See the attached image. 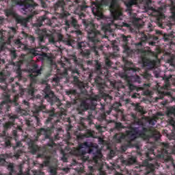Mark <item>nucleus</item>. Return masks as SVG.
<instances>
[{
    "label": "nucleus",
    "mask_w": 175,
    "mask_h": 175,
    "mask_svg": "<svg viewBox=\"0 0 175 175\" xmlns=\"http://www.w3.org/2000/svg\"><path fill=\"white\" fill-rule=\"evenodd\" d=\"M83 25L85 26V30L88 32V38L89 43L86 42H80L77 43V49L80 50V54L83 58H90L91 55V50L94 53L96 57L99 56V52L98 50H103V46L100 45L99 47L96 46L98 43H100V39H102V34L100 31L96 30L95 25L92 22L83 21ZM92 44L91 50L84 49L87 46Z\"/></svg>",
    "instance_id": "1"
},
{
    "label": "nucleus",
    "mask_w": 175,
    "mask_h": 175,
    "mask_svg": "<svg viewBox=\"0 0 175 175\" xmlns=\"http://www.w3.org/2000/svg\"><path fill=\"white\" fill-rule=\"evenodd\" d=\"M46 113L49 114V117L46 119L45 124L46 125L51 124V126L49 127H47L46 129L41 128L38 131V136H40V135H44L45 139H49V143H48L49 147H51L53 148V146H55V142L57 140H59V135L57 134L55 135L54 139L50 138V136L51 135V133H53V131H54V129L55 128V124H57V122H59V120H54V117H55V109L52 110H46Z\"/></svg>",
    "instance_id": "2"
},
{
    "label": "nucleus",
    "mask_w": 175,
    "mask_h": 175,
    "mask_svg": "<svg viewBox=\"0 0 175 175\" xmlns=\"http://www.w3.org/2000/svg\"><path fill=\"white\" fill-rule=\"evenodd\" d=\"M12 3L14 5L24 6L25 12H30V14H29L26 18L18 15V14L14 18L16 24H21L23 27H27L29 21L31 20L33 16L38 14V11L35 10V8H36L37 5L36 3L33 0H12Z\"/></svg>",
    "instance_id": "3"
},
{
    "label": "nucleus",
    "mask_w": 175,
    "mask_h": 175,
    "mask_svg": "<svg viewBox=\"0 0 175 175\" xmlns=\"http://www.w3.org/2000/svg\"><path fill=\"white\" fill-rule=\"evenodd\" d=\"M83 148H88V154H94L93 161H94L96 163H98L100 159H102V157H103V155L102 154V152L99 150H96V152L94 153V143L85 142L83 143L79 144V147L77 148H75L72 150V154L73 155H76L77 157H81L83 162L88 161L89 157H84L85 154H87V152L83 150Z\"/></svg>",
    "instance_id": "4"
},
{
    "label": "nucleus",
    "mask_w": 175,
    "mask_h": 175,
    "mask_svg": "<svg viewBox=\"0 0 175 175\" xmlns=\"http://www.w3.org/2000/svg\"><path fill=\"white\" fill-rule=\"evenodd\" d=\"M148 132V129L142 126V130L139 127H130L129 131H126V135L124 133H116L113 136V140L116 143H121L122 140H125V137L129 139V142H133L140 136H144Z\"/></svg>",
    "instance_id": "5"
},
{
    "label": "nucleus",
    "mask_w": 175,
    "mask_h": 175,
    "mask_svg": "<svg viewBox=\"0 0 175 175\" xmlns=\"http://www.w3.org/2000/svg\"><path fill=\"white\" fill-rule=\"evenodd\" d=\"M38 139L32 140L31 139L28 142V146L29 150L30 152L33 154V155H35V154H37V158H41L42 159H45L43 161V165L44 166H49L50 165V154H51V150H49L47 147H39L38 144H36V142Z\"/></svg>",
    "instance_id": "6"
},
{
    "label": "nucleus",
    "mask_w": 175,
    "mask_h": 175,
    "mask_svg": "<svg viewBox=\"0 0 175 175\" xmlns=\"http://www.w3.org/2000/svg\"><path fill=\"white\" fill-rule=\"evenodd\" d=\"M2 98L4 99L0 104V109H2L3 106L6 107L7 111H9V109H10V105L13 106V107H15V110L16 113H18L19 114H23V116H25L27 113V111L21 108V106L18 103H17V100H18V96H14V99H10V94L7 92H4L2 94Z\"/></svg>",
    "instance_id": "7"
},
{
    "label": "nucleus",
    "mask_w": 175,
    "mask_h": 175,
    "mask_svg": "<svg viewBox=\"0 0 175 175\" xmlns=\"http://www.w3.org/2000/svg\"><path fill=\"white\" fill-rule=\"evenodd\" d=\"M42 70L43 69L40 68L39 69V66L36 64H32L28 69L29 77H30V87L28 90V94L29 95H31V96H33V94H35V88H33V84H36L38 83V76L39 75H42Z\"/></svg>",
    "instance_id": "8"
},
{
    "label": "nucleus",
    "mask_w": 175,
    "mask_h": 175,
    "mask_svg": "<svg viewBox=\"0 0 175 175\" xmlns=\"http://www.w3.org/2000/svg\"><path fill=\"white\" fill-rule=\"evenodd\" d=\"M23 154V150H18L14 152V154L12 153L1 154L0 156V166H8V169L11 174L14 173V164H13V163L6 161V159H8V158H13V157L16 158V159H18V158H20Z\"/></svg>",
    "instance_id": "9"
},
{
    "label": "nucleus",
    "mask_w": 175,
    "mask_h": 175,
    "mask_svg": "<svg viewBox=\"0 0 175 175\" xmlns=\"http://www.w3.org/2000/svg\"><path fill=\"white\" fill-rule=\"evenodd\" d=\"M138 51L141 53V58L144 66H147L148 68H150V69H154V68L157 66V60L151 59L148 57L151 54H152V51H151V50L140 49H138Z\"/></svg>",
    "instance_id": "10"
},
{
    "label": "nucleus",
    "mask_w": 175,
    "mask_h": 175,
    "mask_svg": "<svg viewBox=\"0 0 175 175\" xmlns=\"http://www.w3.org/2000/svg\"><path fill=\"white\" fill-rule=\"evenodd\" d=\"M44 92L45 94V99H46L48 102L51 103V106H53V105H56L57 107H61V106L62 105V103H61V100H59V98L55 96L54 92L51 91L50 85H47L45 87V88L44 89Z\"/></svg>",
    "instance_id": "11"
},
{
    "label": "nucleus",
    "mask_w": 175,
    "mask_h": 175,
    "mask_svg": "<svg viewBox=\"0 0 175 175\" xmlns=\"http://www.w3.org/2000/svg\"><path fill=\"white\" fill-rule=\"evenodd\" d=\"M119 1L120 0H111L109 6L110 12L114 20H122V18L124 17L122 9L118 4Z\"/></svg>",
    "instance_id": "12"
},
{
    "label": "nucleus",
    "mask_w": 175,
    "mask_h": 175,
    "mask_svg": "<svg viewBox=\"0 0 175 175\" xmlns=\"http://www.w3.org/2000/svg\"><path fill=\"white\" fill-rule=\"evenodd\" d=\"M36 33H38L39 42H40L41 43H43L46 38L49 37V43L55 44V39L54 38V36H53V34H47V30H46V29H38L36 31Z\"/></svg>",
    "instance_id": "13"
},
{
    "label": "nucleus",
    "mask_w": 175,
    "mask_h": 175,
    "mask_svg": "<svg viewBox=\"0 0 175 175\" xmlns=\"http://www.w3.org/2000/svg\"><path fill=\"white\" fill-rule=\"evenodd\" d=\"M123 61L124 62V77L125 79H128V77H129V73H136V72H137V68L134 67L132 62L126 60L125 57H123Z\"/></svg>",
    "instance_id": "14"
},
{
    "label": "nucleus",
    "mask_w": 175,
    "mask_h": 175,
    "mask_svg": "<svg viewBox=\"0 0 175 175\" xmlns=\"http://www.w3.org/2000/svg\"><path fill=\"white\" fill-rule=\"evenodd\" d=\"M65 0H57V1L54 5L55 12L57 13H61L63 14L64 17H68L69 16L68 12L65 11Z\"/></svg>",
    "instance_id": "15"
},
{
    "label": "nucleus",
    "mask_w": 175,
    "mask_h": 175,
    "mask_svg": "<svg viewBox=\"0 0 175 175\" xmlns=\"http://www.w3.org/2000/svg\"><path fill=\"white\" fill-rule=\"evenodd\" d=\"M66 27H72L75 29H77L75 32L76 35H81L82 32L80 31V25L77 22V19L72 16L70 20L66 21Z\"/></svg>",
    "instance_id": "16"
},
{
    "label": "nucleus",
    "mask_w": 175,
    "mask_h": 175,
    "mask_svg": "<svg viewBox=\"0 0 175 175\" xmlns=\"http://www.w3.org/2000/svg\"><path fill=\"white\" fill-rule=\"evenodd\" d=\"M103 10V4L100 3H93V6L92 8V12L94 16L97 17H102Z\"/></svg>",
    "instance_id": "17"
},
{
    "label": "nucleus",
    "mask_w": 175,
    "mask_h": 175,
    "mask_svg": "<svg viewBox=\"0 0 175 175\" xmlns=\"http://www.w3.org/2000/svg\"><path fill=\"white\" fill-rule=\"evenodd\" d=\"M87 9H88V5H79L75 10V14H77L79 18H84Z\"/></svg>",
    "instance_id": "18"
},
{
    "label": "nucleus",
    "mask_w": 175,
    "mask_h": 175,
    "mask_svg": "<svg viewBox=\"0 0 175 175\" xmlns=\"http://www.w3.org/2000/svg\"><path fill=\"white\" fill-rule=\"evenodd\" d=\"M46 110V106L41 105L40 106H36L35 109L33 111V117L37 122V124L40 123V119L39 118V113L40 111Z\"/></svg>",
    "instance_id": "19"
},
{
    "label": "nucleus",
    "mask_w": 175,
    "mask_h": 175,
    "mask_svg": "<svg viewBox=\"0 0 175 175\" xmlns=\"http://www.w3.org/2000/svg\"><path fill=\"white\" fill-rule=\"evenodd\" d=\"M90 109V104L85 100H82L79 105L77 108V111L79 114H83L84 111H87Z\"/></svg>",
    "instance_id": "20"
},
{
    "label": "nucleus",
    "mask_w": 175,
    "mask_h": 175,
    "mask_svg": "<svg viewBox=\"0 0 175 175\" xmlns=\"http://www.w3.org/2000/svg\"><path fill=\"white\" fill-rule=\"evenodd\" d=\"M13 69L16 72L17 79L18 80H23V71L21 70V64L20 62L14 63Z\"/></svg>",
    "instance_id": "21"
},
{
    "label": "nucleus",
    "mask_w": 175,
    "mask_h": 175,
    "mask_svg": "<svg viewBox=\"0 0 175 175\" xmlns=\"http://www.w3.org/2000/svg\"><path fill=\"white\" fill-rule=\"evenodd\" d=\"M39 59L41 61H46V64L48 65H50V66H53V65H55V63L54 62V60H53V57L49 56L47 53H43L39 57Z\"/></svg>",
    "instance_id": "22"
},
{
    "label": "nucleus",
    "mask_w": 175,
    "mask_h": 175,
    "mask_svg": "<svg viewBox=\"0 0 175 175\" xmlns=\"http://www.w3.org/2000/svg\"><path fill=\"white\" fill-rule=\"evenodd\" d=\"M156 157L157 158H159L160 159H165L166 162H173V157H172V155L169 154L167 150H165V153L157 154Z\"/></svg>",
    "instance_id": "23"
},
{
    "label": "nucleus",
    "mask_w": 175,
    "mask_h": 175,
    "mask_svg": "<svg viewBox=\"0 0 175 175\" xmlns=\"http://www.w3.org/2000/svg\"><path fill=\"white\" fill-rule=\"evenodd\" d=\"M4 13L6 17H12L13 18H14L18 14L17 12H16V10H14V8L13 6L5 9L4 10Z\"/></svg>",
    "instance_id": "24"
},
{
    "label": "nucleus",
    "mask_w": 175,
    "mask_h": 175,
    "mask_svg": "<svg viewBox=\"0 0 175 175\" xmlns=\"http://www.w3.org/2000/svg\"><path fill=\"white\" fill-rule=\"evenodd\" d=\"M94 135V134L92 133V131H88L85 134H79L77 136V140H83L84 139L88 138V137H92V136Z\"/></svg>",
    "instance_id": "25"
},
{
    "label": "nucleus",
    "mask_w": 175,
    "mask_h": 175,
    "mask_svg": "<svg viewBox=\"0 0 175 175\" xmlns=\"http://www.w3.org/2000/svg\"><path fill=\"white\" fill-rule=\"evenodd\" d=\"M122 163L127 165H133V163H136V157L131 156L126 160H122Z\"/></svg>",
    "instance_id": "26"
},
{
    "label": "nucleus",
    "mask_w": 175,
    "mask_h": 175,
    "mask_svg": "<svg viewBox=\"0 0 175 175\" xmlns=\"http://www.w3.org/2000/svg\"><path fill=\"white\" fill-rule=\"evenodd\" d=\"M137 3V0H129L124 1V5L127 8V10L131 12L132 10V6Z\"/></svg>",
    "instance_id": "27"
},
{
    "label": "nucleus",
    "mask_w": 175,
    "mask_h": 175,
    "mask_svg": "<svg viewBox=\"0 0 175 175\" xmlns=\"http://www.w3.org/2000/svg\"><path fill=\"white\" fill-rule=\"evenodd\" d=\"M58 40L59 42H63L64 43H66L67 46H72V40L69 38H64L62 34L58 35Z\"/></svg>",
    "instance_id": "28"
},
{
    "label": "nucleus",
    "mask_w": 175,
    "mask_h": 175,
    "mask_svg": "<svg viewBox=\"0 0 175 175\" xmlns=\"http://www.w3.org/2000/svg\"><path fill=\"white\" fill-rule=\"evenodd\" d=\"M95 83L96 86L100 89L103 88V85H105V80H103V79H102L100 77H97L95 78Z\"/></svg>",
    "instance_id": "29"
},
{
    "label": "nucleus",
    "mask_w": 175,
    "mask_h": 175,
    "mask_svg": "<svg viewBox=\"0 0 175 175\" xmlns=\"http://www.w3.org/2000/svg\"><path fill=\"white\" fill-rule=\"evenodd\" d=\"M112 110H113V108L110 107L109 110L101 113L99 116L100 121H106V117H107V116L111 114Z\"/></svg>",
    "instance_id": "30"
},
{
    "label": "nucleus",
    "mask_w": 175,
    "mask_h": 175,
    "mask_svg": "<svg viewBox=\"0 0 175 175\" xmlns=\"http://www.w3.org/2000/svg\"><path fill=\"white\" fill-rule=\"evenodd\" d=\"M172 98V100H175V96ZM167 116L168 117H175V107H171L167 109Z\"/></svg>",
    "instance_id": "31"
},
{
    "label": "nucleus",
    "mask_w": 175,
    "mask_h": 175,
    "mask_svg": "<svg viewBox=\"0 0 175 175\" xmlns=\"http://www.w3.org/2000/svg\"><path fill=\"white\" fill-rule=\"evenodd\" d=\"M72 61L75 62V65H78V66H80V68L84 70V65L83 64V61H81L80 59H77L76 55L72 56Z\"/></svg>",
    "instance_id": "32"
},
{
    "label": "nucleus",
    "mask_w": 175,
    "mask_h": 175,
    "mask_svg": "<svg viewBox=\"0 0 175 175\" xmlns=\"http://www.w3.org/2000/svg\"><path fill=\"white\" fill-rule=\"evenodd\" d=\"M123 53H124V54H126L127 57H132L134 52L133 50L131 49V48L128 46V45H124Z\"/></svg>",
    "instance_id": "33"
},
{
    "label": "nucleus",
    "mask_w": 175,
    "mask_h": 175,
    "mask_svg": "<svg viewBox=\"0 0 175 175\" xmlns=\"http://www.w3.org/2000/svg\"><path fill=\"white\" fill-rule=\"evenodd\" d=\"M18 118V116L13 113H10L8 115V122L15 125L16 120Z\"/></svg>",
    "instance_id": "34"
},
{
    "label": "nucleus",
    "mask_w": 175,
    "mask_h": 175,
    "mask_svg": "<svg viewBox=\"0 0 175 175\" xmlns=\"http://www.w3.org/2000/svg\"><path fill=\"white\" fill-rule=\"evenodd\" d=\"M46 20V16H40L38 18V21L34 23V27H37L38 28L42 27L43 25V21Z\"/></svg>",
    "instance_id": "35"
},
{
    "label": "nucleus",
    "mask_w": 175,
    "mask_h": 175,
    "mask_svg": "<svg viewBox=\"0 0 175 175\" xmlns=\"http://www.w3.org/2000/svg\"><path fill=\"white\" fill-rule=\"evenodd\" d=\"M25 49L29 51V53L31 55V58L39 55L35 49H30L25 46Z\"/></svg>",
    "instance_id": "36"
},
{
    "label": "nucleus",
    "mask_w": 175,
    "mask_h": 175,
    "mask_svg": "<svg viewBox=\"0 0 175 175\" xmlns=\"http://www.w3.org/2000/svg\"><path fill=\"white\" fill-rule=\"evenodd\" d=\"M18 132H23V127L21 126H17L16 129L12 131V135L15 138L18 137Z\"/></svg>",
    "instance_id": "37"
},
{
    "label": "nucleus",
    "mask_w": 175,
    "mask_h": 175,
    "mask_svg": "<svg viewBox=\"0 0 175 175\" xmlns=\"http://www.w3.org/2000/svg\"><path fill=\"white\" fill-rule=\"evenodd\" d=\"M12 126H14V124H13V123H10V122H5L3 124L5 131H9V129H12Z\"/></svg>",
    "instance_id": "38"
},
{
    "label": "nucleus",
    "mask_w": 175,
    "mask_h": 175,
    "mask_svg": "<svg viewBox=\"0 0 175 175\" xmlns=\"http://www.w3.org/2000/svg\"><path fill=\"white\" fill-rule=\"evenodd\" d=\"M122 105L120 103L116 102L111 107L112 110H115L116 111H118L120 110V107H121Z\"/></svg>",
    "instance_id": "39"
},
{
    "label": "nucleus",
    "mask_w": 175,
    "mask_h": 175,
    "mask_svg": "<svg viewBox=\"0 0 175 175\" xmlns=\"http://www.w3.org/2000/svg\"><path fill=\"white\" fill-rule=\"evenodd\" d=\"M102 30L104 31V32H111V27L110 26V24H105L102 26Z\"/></svg>",
    "instance_id": "40"
},
{
    "label": "nucleus",
    "mask_w": 175,
    "mask_h": 175,
    "mask_svg": "<svg viewBox=\"0 0 175 175\" xmlns=\"http://www.w3.org/2000/svg\"><path fill=\"white\" fill-rule=\"evenodd\" d=\"M11 31L12 32V35H8V44H10V42H12V39L14 38V35L16 32V28L12 27Z\"/></svg>",
    "instance_id": "41"
},
{
    "label": "nucleus",
    "mask_w": 175,
    "mask_h": 175,
    "mask_svg": "<svg viewBox=\"0 0 175 175\" xmlns=\"http://www.w3.org/2000/svg\"><path fill=\"white\" fill-rule=\"evenodd\" d=\"M143 77L148 81H150V80H151L152 79V75L151 74H150V72H148V71H146L143 74Z\"/></svg>",
    "instance_id": "42"
},
{
    "label": "nucleus",
    "mask_w": 175,
    "mask_h": 175,
    "mask_svg": "<svg viewBox=\"0 0 175 175\" xmlns=\"http://www.w3.org/2000/svg\"><path fill=\"white\" fill-rule=\"evenodd\" d=\"M21 88V85H20V83L18 82H16L15 84L12 85V90L14 92H16L17 90H20Z\"/></svg>",
    "instance_id": "43"
},
{
    "label": "nucleus",
    "mask_w": 175,
    "mask_h": 175,
    "mask_svg": "<svg viewBox=\"0 0 175 175\" xmlns=\"http://www.w3.org/2000/svg\"><path fill=\"white\" fill-rule=\"evenodd\" d=\"M152 137L156 140H159L161 139V133L158 131H153L152 134Z\"/></svg>",
    "instance_id": "44"
},
{
    "label": "nucleus",
    "mask_w": 175,
    "mask_h": 175,
    "mask_svg": "<svg viewBox=\"0 0 175 175\" xmlns=\"http://www.w3.org/2000/svg\"><path fill=\"white\" fill-rule=\"evenodd\" d=\"M135 111H137L138 113H144V109H143V107L140 106V105L137 104L135 107Z\"/></svg>",
    "instance_id": "45"
},
{
    "label": "nucleus",
    "mask_w": 175,
    "mask_h": 175,
    "mask_svg": "<svg viewBox=\"0 0 175 175\" xmlns=\"http://www.w3.org/2000/svg\"><path fill=\"white\" fill-rule=\"evenodd\" d=\"M66 95L68 96H76V94H77V91L76 90H71L66 92Z\"/></svg>",
    "instance_id": "46"
},
{
    "label": "nucleus",
    "mask_w": 175,
    "mask_h": 175,
    "mask_svg": "<svg viewBox=\"0 0 175 175\" xmlns=\"http://www.w3.org/2000/svg\"><path fill=\"white\" fill-rule=\"evenodd\" d=\"M103 99H104V102L105 103H110V102H111V100H113V97H111V96L107 94L103 97Z\"/></svg>",
    "instance_id": "47"
},
{
    "label": "nucleus",
    "mask_w": 175,
    "mask_h": 175,
    "mask_svg": "<svg viewBox=\"0 0 175 175\" xmlns=\"http://www.w3.org/2000/svg\"><path fill=\"white\" fill-rule=\"evenodd\" d=\"M124 128V126L122 125V123L118 122L115 123V129H117L118 131H120V129H122Z\"/></svg>",
    "instance_id": "48"
},
{
    "label": "nucleus",
    "mask_w": 175,
    "mask_h": 175,
    "mask_svg": "<svg viewBox=\"0 0 175 175\" xmlns=\"http://www.w3.org/2000/svg\"><path fill=\"white\" fill-rule=\"evenodd\" d=\"M135 124H136L137 125H139V126H145L144 125V122H143V120L138 118L137 120H136L135 122Z\"/></svg>",
    "instance_id": "49"
},
{
    "label": "nucleus",
    "mask_w": 175,
    "mask_h": 175,
    "mask_svg": "<svg viewBox=\"0 0 175 175\" xmlns=\"http://www.w3.org/2000/svg\"><path fill=\"white\" fill-rule=\"evenodd\" d=\"M10 56L12 59H16V58H17V53H16V50L12 49L10 51Z\"/></svg>",
    "instance_id": "50"
},
{
    "label": "nucleus",
    "mask_w": 175,
    "mask_h": 175,
    "mask_svg": "<svg viewBox=\"0 0 175 175\" xmlns=\"http://www.w3.org/2000/svg\"><path fill=\"white\" fill-rule=\"evenodd\" d=\"M167 62L171 65V66H173L174 68H175L174 57H172L170 59H168Z\"/></svg>",
    "instance_id": "51"
},
{
    "label": "nucleus",
    "mask_w": 175,
    "mask_h": 175,
    "mask_svg": "<svg viewBox=\"0 0 175 175\" xmlns=\"http://www.w3.org/2000/svg\"><path fill=\"white\" fill-rule=\"evenodd\" d=\"M6 82V77L3 72L0 73V83H5Z\"/></svg>",
    "instance_id": "52"
},
{
    "label": "nucleus",
    "mask_w": 175,
    "mask_h": 175,
    "mask_svg": "<svg viewBox=\"0 0 175 175\" xmlns=\"http://www.w3.org/2000/svg\"><path fill=\"white\" fill-rule=\"evenodd\" d=\"M95 69L98 72H100V69H102V65H100V64H99V62H98V60L96 61Z\"/></svg>",
    "instance_id": "53"
},
{
    "label": "nucleus",
    "mask_w": 175,
    "mask_h": 175,
    "mask_svg": "<svg viewBox=\"0 0 175 175\" xmlns=\"http://www.w3.org/2000/svg\"><path fill=\"white\" fill-rule=\"evenodd\" d=\"M105 65L108 68H110V66H111V65H113V63H111V61H110V59H109V57H106V59H105Z\"/></svg>",
    "instance_id": "54"
},
{
    "label": "nucleus",
    "mask_w": 175,
    "mask_h": 175,
    "mask_svg": "<svg viewBox=\"0 0 175 175\" xmlns=\"http://www.w3.org/2000/svg\"><path fill=\"white\" fill-rule=\"evenodd\" d=\"M129 84V88L130 90V91H135V90L137 89L136 86H135V85L131 83L130 81L128 82Z\"/></svg>",
    "instance_id": "55"
},
{
    "label": "nucleus",
    "mask_w": 175,
    "mask_h": 175,
    "mask_svg": "<svg viewBox=\"0 0 175 175\" xmlns=\"http://www.w3.org/2000/svg\"><path fill=\"white\" fill-rule=\"evenodd\" d=\"M51 175H57V170L54 167L50 169Z\"/></svg>",
    "instance_id": "56"
},
{
    "label": "nucleus",
    "mask_w": 175,
    "mask_h": 175,
    "mask_svg": "<svg viewBox=\"0 0 175 175\" xmlns=\"http://www.w3.org/2000/svg\"><path fill=\"white\" fill-rule=\"evenodd\" d=\"M100 98L99 97V96L96 95L93 97H92L91 100H94V102H98V100H100Z\"/></svg>",
    "instance_id": "57"
},
{
    "label": "nucleus",
    "mask_w": 175,
    "mask_h": 175,
    "mask_svg": "<svg viewBox=\"0 0 175 175\" xmlns=\"http://www.w3.org/2000/svg\"><path fill=\"white\" fill-rule=\"evenodd\" d=\"M148 39V38L147 37V36L144 35L143 37L141 38V42L142 43H146Z\"/></svg>",
    "instance_id": "58"
},
{
    "label": "nucleus",
    "mask_w": 175,
    "mask_h": 175,
    "mask_svg": "<svg viewBox=\"0 0 175 175\" xmlns=\"http://www.w3.org/2000/svg\"><path fill=\"white\" fill-rule=\"evenodd\" d=\"M169 124H170V125H171L172 126V128H174V126H175L174 120H173V119L170 120Z\"/></svg>",
    "instance_id": "59"
},
{
    "label": "nucleus",
    "mask_w": 175,
    "mask_h": 175,
    "mask_svg": "<svg viewBox=\"0 0 175 175\" xmlns=\"http://www.w3.org/2000/svg\"><path fill=\"white\" fill-rule=\"evenodd\" d=\"M68 131H70V129H72V128H73V126H72V124H70V118L68 119Z\"/></svg>",
    "instance_id": "60"
},
{
    "label": "nucleus",
    "mask_w": 175,
    "mask_h": 175,
    "mask_svg": "<svg viewBox=\"0 0 175 175\" xmlns=\"http://www.w3.org/2000/svg\"><path fill=\"white\" fill-rule=\"evenodd\" d=\"M33 175H44V172L40 171H34Z\"/></svg>",
    "instance_id": "61"
},
{
    "label": "nucleus",
    "mask_w": 175,
    "mask_h": 175,
    "mask_svg": "<svg viewBox=\"0 0 175 175\" xmlns=\"http://www.w3.org/2000/svg\"><path fill=\"white\" fill-rule=\"evenodd\" d=\"M62 160L63 161V162H68V157L65 155V154H63Z\"/></svg>",
    "instance_id": "62"
},
{
    "label": "nucleus",
    "mask_w": 175,
    "mask_h": 175,
    "mask_svg": "<svg viewBox=\"0 0 175 175\" xmlns=\"http://www.w3.org/2000/svg\"><path fill=\"white\" fill-rule=\"evenodd\" d=\"M122 27H125L126 28H131V25L126 23H122Z\"/></svg>",
    "instance_id": "63"
},
{
    "label": "nucleus",
    "mask_w": 175,
    "mask_h": 175,
    "mask_svg": "<svg viewBox=\"0 0 175 175\" xmlns=\"http://www.w3.org/2000/svg\"><path fill=\"white\" fill-rule=\"evenodd\" d=\"M96 129H97V131H98V132H102L103 127L100 125H97V126H96Z\"/></svg>",
    "instance_id": "64"
}]
</instances>
